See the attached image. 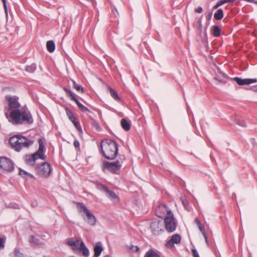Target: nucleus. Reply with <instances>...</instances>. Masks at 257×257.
Instances as JSON below:
<instances>
[{"label": "nucleus", "instance_id": "f257e3e1", "mask_svg": "<svg viewBox=\"0 0 257 257\" xmlns=\"http://www.w3.org/2000/svg\"><path fill=\"white\" fill-rule=\"evenodd\" d=\"M18 99L16 96H6L8 105L4 108L5 116L14 125L32 124L34 119L31 113L28 108L20 109L21 104Z\"/></svg>", "mask_w": 257, "mask_h": 257}, {"label": "nucleus", "instance_id": "f03ea898", "mask_svg": "<svg viewBox=\"0 0 257 257\" xmlns=\"http://www.w3.org/2000/svg\"><path fill=\"white\" fill-rule=\"evenodd\" d=\"M100 148V153L107 160H114L118 154V145L115 141L111 139H106L102 140Z\"/></svg>", "mask_w": 257, "mask_h": 257}, {"label": "nucleus", "instance_id": "7ed1b4c3", "mask_svg": "<svg viewBox=\"0 0 257 257\" xmlns=\"http://www.w3.org/2000/svg\"><path fill=\"white\" fill-rule=\"evenodd\" d=\"M34 142L33 140L20 134L15 135L9 139V144L12 148L17 152H20L23 148H29Z\"/></svg>", "mask_w": 257, "mask_h": 257}, {"label": "nucleus", "instance_id": "20e7f679", "mask_svg": "<svg viewBox=\"0 0 257 257\" xmlns=\"http://www.w3.org/2000/svg\"><path fill=\"white\" fill-rule=\"evenodd\" d=\"M167 214L168 216L164 218L163 222L166 231L169 233H172L176 230L177 223L171 210L168 211Z\"/></svg>", "mask_w": 257, "mask_h": 257}, {"label": "nucleus", "instance_id": "39448f33", "mask_svg": "<svg viewBox=\"0 0 257 257\" xmlns=\"http://www.w3.org/2000/svg\"><path fill=\"white\" fill-rule=\"evenodd\" d=\"M102 171L104 172L105 170H107L111 173L114 174H118L121 168V164L118 160L113 162L104 161L102 163Z\"/></svg>", "mask_w": 257, "mask_h": 257}, {"label": "nucleus", "instance_id": "423d86ee", "mask_svg": "<svg viewBox=\"0 0 257 257\" xmlns=\"http://www.w3.org/2000/svg\"><path fill=\"white\" fill-rule=\"evenodd\" d=\"M36 171L37 174L42 177L48 178L52 172V167L48 162H43L36 166Z\"/></svg>", "mask_w": 257, "mask_h": 257}, {"label": "nucleus", "instance_id": "0eeeda50", "mask_svg": "<svg viewBox=\"0 0 257 257\" xmlns=\"http://www.w3.org/2000/svg\"><path fill=\"white\" fill-rule=\"evenodd\" d=\"M0 169L3 173H11L15 170V164L8 157H0Z\"/></svg>", "mask_w": 257, "mask_h": 257}, {"label": "nucleus", "instance_id": "6e6552de", "mask_svg": "<svg viewBox=\"0 0 257 257\" xmlns=\"http://www.w3.org/2000/svg\"><path fill=\"white\" fill-rule=\"evenodd\" d=\"M62 88L66 93L67 96L69 97L70 99V100L74 101L76 103L79 109L81 111L83 112H88L90 113H92V112L90 110H89L87 107L83 105L79 101V100L76 97V95L70 89H68L65 86H63Z\"/></svg>", "mask_w": 257, "mask_h": 257}, {"label": "nucleus", "instance_id": "1a4fd4ad", "mask_svg": "<svg viewBox=\"0 0 257 257\" xmlns=\"http://www.w3.org/2000/svg\"><path fill=\"white\" fill-rule=\"evenodd\" d=\"M76 204L79 211L86 214L88 224L91 225H94L96 223V219L93 214L89 211L83 203L77 202Z\"/></svg>", "mask_w": 257, "mask_h": 257}, {"label": "nucleus", "instance_id": "9d476101", "mask_svg": "<svg viewBox=\"0 0 257 257\" xmlns=\"http://www.w3.org/2000/svg\"><path fill=\"white\" fill-rule=\"evenodd\" d=\"M164 222L161 220H155L153 221L150 225L152 232L155 235H158L164 231Z\"/></svg>", "mask_w": 257, "mask_h": 257}, {"label": "nucleus", "instance_id": "9b49d317", "mask_svg": "<svg viewBox=\"0 0 257 257\" xmlns=\"http://www.w3.org/2000/svg\"><path fill=\"white\" fill-rule=\"evenodd\" d=\"M39 149L37 152L33 154L36 160L40 159L45 160L46 159V156L44 155L45 148L43 139L41 138L38 140Z\"/></svg>", "mask_w": 257, "mask_h": 257}, {"label": "nucleus", "instance_id": "f8f14e48", "mask_svg": "<svg viewBox=\"0 0 257 257\" xmlns=\"http://www.w3.org/2000/svg\"><path fill=\"white\" fill-rule=\"evenodd\" d=\"M232 79L239 85H249L257 82V79L254 78L242 79L238 77H235Z\"/></svg>", "mask_w": 257, "mask_h": 257}, {"label": "nucleus", "instance_id": "ddd939ff", "mask_svg": "<svg viewBox=\"0 0 257 257\" xmlns=\"http://www.w3.org/2000/svg\"><path fill=\"white\" fill-rule=\"evenodd\" d=\"M181 240V238L179 234H173L171 239L166 242V245L168 248H171L174 246V244L180 243Z\"/></svg>", "mask_w": 257, "mask_h": 257}, {"label": "nucleus", "instance_id": "4468645a", "mask_svg": "<svg viewBox=\"0 0 257 257\" xmlns=\"http://www.w3.org/2000/svg\"><path fill=\"white\" fill-rule=\"evenodd\" d=\"M79 250L82 253V254L84 257H88L89 256V250L82 240H81L80 242Z\"/></svg>", "mask_w": 257, "mask_h": 257}, {"label": "nucleus", "instance_id": "2eb2a0df", "mask_svg": "<svg viewBox=\"0 0 257 257\" xmlns=\"http://www.w3.org/2000/svg\"><path fill=\"white\" fill-rule=\"evenodd\" d=\"M29 243L32 245L41 246L43 243L40 241L38 236L31 235L29 238Z\"/></svg>", "mask_w": 257, "mask_h": 257}, {"label": "nucleus", "instance_id": "dca6fc26", "mask_svg": "<svg viewBox=\"0 0 257 257\" xmlns=\"http://www.w3.org/2000/svg\"><path fill=\"white\" fill-rule=\"evenodd\" d=\"M103 250V247L102 246L101 242H98L96 243L94 247V255L93 257H98L102 251Z\"/></svg>", "mask_w": 257, "mask_h": 257}, {"label": "nucleus", "instance_id": "f3484780", "mask_svg": "<svg viewBox=\"0 0 257 257\" xmlns=\"http://www.w3.org/2000/svg\"><path fill=\"white\" fill-rule=\"evenodd\" d=\"M19 175H21L23 178H25L26 180H28L29 179H35V177L33 174H30L29 172L22 169H19Z\"/></svg>", "mask_w": 257, "mask_h": 257}, {"label": "nucleus", "instance_id": "a211bd4d", "mask_svg": "<svg viewBox=\"0 0 257 257\" xmlns=\"http://www.w3.org/2000/svg\"><path fill=\"white\" fill-rule=\"evenodd\" d=\"M221 32V29L218 26H213L211 29V34L215 37H218L220 36Z\"/></svg>", "mask_w": 257, "mask_h": 257}, {"label": "nucleus", "instance_id": "6ab92c4d", "mask_svg": "<svg viewBox=\"0 0 257 257\" xmlns=\"http://www.w3.org/2000/svg\"><path fill=\"white\" fill-rule=\"evenodd\" d=\"M91 182L94 184H95L97 189L100 191L105 192V191L107 190V187L106 186L101 184L100 182L97 180H93L91 181Z\"/></svg>", "mask_w": 257, "mask_h": 257}, {"label": "nucleus", "instance_id": "aec40b11", "mask_svg": "<svg viewBox=\"0 0 257 257\" xmlns=\"http://www.w3.org/2000/svg\"><path fill=\"white\" fill-rule=\"evenodd\" d=\"M120 124L122 128L125 131H128L131 128V123L125 118L121 119Z\"/></svg>", "mask_w": 257, "mask_h": 257}, {"label": "nucleus", "instance_id": "412c9836", "mask_svg": "<svg viewBox=\"0 0 257 257\" xmlns=\"http://www.w3.org/2000/svg\"><path fill=\"white\" fill-rule=\"evenodd\" d=\"M111 96L116 101H120V98L118 96L117 92L112 89L110 86L108 87Z\"/></svg>", "mask_w": 257, "mask_h": 257}, {"label": "nucleus", "instance_id": "4be33fe9", "mask_svg": "<svg viewBox=\"0 0 257 257\" xmlns=\"http://www.w3.org/2000/svg\"><path fill=\"white\" fill-rule=\"evenodd\" d=\"M46 47L50 53L53 52L55 50V44L53 41L50 40L47 42Z\"/></svg>", "mask_w": 257, "mask_h": 257}, {"label": "nucleus", "instance_id": "5701e85b", "mask_svg": "<svg viewBox=\"0 0 257 257\" xmlns=\"http://www.w3.org/2000/svg\"><path fill=\"white\" fill-rule=\"evenodd\" d=\"M36 160H37L33 154L26 156V161L28 164L33 165Z\"/></svg>", "mask_w": 257, "mask_h": 257}, {"label": "nucleus", "instance_id": "b1692460", "mask_svg": "<svg viewBox=\"0 0 257 257\" xmlns=\"http://www.w3.org/2000/svg\"><path fill=\"white\" fill-rule=\"evenodd\" d=\"M182 203L185 209L187 211L190 210V207L189 205V202L186 197H182L180 198Z\"/></svg>", "mask_w": 257, "mask_h": 257}, {"label": "nucleus", "instance_id": "393cba45", "mask_svg": "<svg viewBox=\"0 0 257 257\" xmlns=\"http://www.w3.org/2000/svg\"><path fill=\"white\" fill-rule=\"evenodd\" d=\"M223 11L222 9H218L214 15V18L216 20H220L223 17Z\"/></svg>", "mask_w": 257, "mask_h": 257}, {"label": "nucleus", "instance_id": "a878e982", "mask_svg": "<svg viewBox=\"0 0 257 257\" xmlns=\"http://www.w3.org/2000/svg\"><path fill=\"white\" fill-rule=\"evenodd\" d=\"M70 121H71L72 122L75 128L77 130V131L79 132L82 133V129L80 123L78 120H76V117H75L74 119H71Z\"/></svg>", "mask_w": 257, "mask_h": 257}, {"label": "nucleus", "instance_id": "bb28decb", "mask_svg": "<svg viewBox=\"0 0 257 257\" xmlns=\"http://www.w3.org/2000/svg\"><path fill=\"white\" fill-rule=\"evenodd\" d=\"M144 257H160V256L153 249H149L145 254Z\"/></svg>", "mask_w": 257, "mask_h": 257}, {"label": "nucleus", "instance_id": "cd10ccee", "mask_svg": "<svg viewBox=\"0 0 257 257\" xmlns=\"http://www.w3.org/2000/svg\"><path fill=\"white\" fill-rule=\"evenodd\" d=\"M65 110L66 112V114L67 115V116L68 117L69 120L71 119H74L75 117H76L73 112L68 107H66L65 108Z\"/></svg>", "mask_w": 257, "mask_h": 257}, {"label": "nucleus", "instance_id": "c85d7f7f", "mask_svg": "<svg viewBox=\"0 0 257 257\" xmlns=\"http://www.w3.org/2000/svg\"><path fill=\"white\" fill-rule=\"evenodd\" d=\"M73 87L78 91H81L82 93L84 92V88L81 85L78 84L75 81L72 80Z\"/></svg>", "mask_w": 257, "mask_h": 257}, {"label": "nucleus", "instance_id": "c756f323", "mask_svg": "<svg viewBox=\"0 0 257 257\" xmlns=\"http://www.w3.org/2000/svg\"><path fill=\"white\" fill-rule=\"evenodd\" d=\"M105 192L107 194L108 197L110 199H114L117 198L115 192L112 190H110L108 188L107 190H106Z\"/></svg>", "mask_w": 257, "mask_h": 257}, {"label": "nucleus", "instance_id": "7c9ffc66", "mask_svg": "<svg viewBox=\"0 0 257 257\" xmlns=\"http://www.w3.org/2000/svg\"><path fill=\"white\" fill-rule=\"evenodd\" d=\"M37 66L36 64L33 63L30 66H27L25 69L26 71L30 72L33 73L36 70Z\"/></svg>", "mask_w": 257, "mask_h": 257}, {"label": "nucleus", "instance_id": "2f4dec72", "mask_svg": "<svg viewBox=\"0 0 257 257\" xmlns=\"http://www.w3.org/2000/svg\"><path fill=\"white\" fill-rule=\"evenodd\" d=\"M195 221L199 228L200 231L201 232V233H204V232L205 231L204 226L202 225L201 222L197 218L195 219Z\"/></svg>", "mask_w": 257, "mask_h": 257}, {"label": "nucleus", "instance_id": "473e14b6", "mask_svg": "<svg viewBox=\"0 0 257 257\" xmlns=\"http://www.w3.org/2000/svg\"><path fill=\"white\" fill-rule=\"evenodd\" d=\"M235 123L240 125V126H243V127H246V124L245 123V122L244 121V120H240L239 119H235L234 120Z\"/></svg>", "mask_w": 257, "mask_h": 257}, {"label": "nucleus", "instance_id": "72a5a7b5", "mask_svg": "<svg viewBox=\"0 0 257 257\" xmlns=\"http://www.w3.org/2000/svg\"><path fill=\"white\" fill-rule=\"evenodd\" d=\"M14 253L16 257H24L23 254L20 251L18 248H15Z\"/></svg>", "mask_w": 257, "mask_h": 257}, {"label": "nucleus", "instance_id": "f704fd0d", "mask_svg": "<svg viewBox=\"0 0 257 257\" xmlns=\"http://www.w3.org/2000/svg\"><path fill=\"white\" fill-rule=\"evenodd\" d=\"M129 249L133 252H136L140 250V247L138 245H131L129 246Z\"/></svg>", "mask_w": 257, "mask_h": 257}, {"label": "nucleus", "instance_id": "c9c22d12", "mask_svg": "<svg viewBox=\"0 0 257 257\" xmlns=\"http://www.w3.org/2000/svg\"><path fill=\"white\" fill-rule=\"evenodd\" d=\"M76 240H74L72 238H69L67 240V244L71 246H73L75 245Z\"/></svg>", "mask_w": 257, "mask_h": 257}, {"label": "nucleus", "instance_id": "e433bc0d", "mask_svg": "<svg viewBox=\"0 0 257 257\" xmlns=\"http://www.w3.org/2000/svg\"><path fill=\"white\" fill-rule=\"evenodd\" d=\"M223 2L222 0H220L214 6L213 9H217L218 8H219L220 6L223 5Z\"/></svg>", "mask_w": 257, "mask_h": 257}, {"label": "nucleus", "instance_id": "4c0bfd02", "mask_svg": "<svg viewBox=\"0 0 257 257\" xmlns=\"http://www.w3.org/2000/svg\"><path fill=\"white\" fill-rule=\"evenodd\" d=\"M79 244L80 243H79V240H76V242H75V245L73 246L72 247V249L73 250H79Z\"/></svg>", "mask_w": 257, "mask_h": 257}, {"label": "nucleus", "instance_id": "58836bf2", "mask_svg": "<svg viewBox=\"0 0 257 257\" xmlns=\"http://www.w3.org/2000/svg\"><path fill=\"white\" fill-rule=\"evenodd\" d=\"M8 207L17 209L18 208V205L15 203H10L8 205Z\"/></svg>", "mask_w": 257, "mask_h": 257}, {"label": "nucleus", "instance_id": "ea45409f", "mask_svg": "<svg viewBox=\"0 0 257 257\" xmlns=\"http://www.w3.org/2000/svg\"><path fill=\"white\" fill-rule=\"evenodd\" d=\"M197 23L198 24V29L201 33L202 31V21L201 19H200L198 21Z\"/></svg>", "mask_w": 257, "mask_h": 257}, {"label": "nucleus", "instance_id": "a19ab883", "mask_svg": "<svg viewBox=\"0 0 257 257\" xmlns=\"http://www.w3.org/2000/svg\"><path fill=\"white\" fill-rule=\"evenodd\" d=\"M5 247V240L0 237V249H3Z\"/></svg>", "mask_w": 257, "mask_h": 257}, {"label": "nucleus", "instance_id": "79ce46f5", "mask_svg": "<svg viewBox=\"0 0 257 257\" xmlns=\"http://www.w3.org/2000/svg\"><path fill=\"white\" fill-rule=\"evenodd\" d=\"M2 2L3 3L5 12L6 15H8V8H7V4H6V0H2Z\"/></svg>", "mask_w": 257, "mask_h": 257}, {"label": "nucleus", "instance_id": "37998d69", "mask_svg": "<svg viewBox=\"0 0 257 257\" xmlns=\"http://www.w3.org/2000/svg\"><path fill=\"white\" fill-rule=\"evenodd\" d=\"M192 252L194 257H200L199 253L196 249H192Z\"/></svg>", "mask_w": 257, "mask_h": 257}, {"label": "nucleus", "instance_id": "c03bdc74", "mask_svg": "<svg viewBox=\"0 0 257 257\" xmlns=\"http://www.w3.org/2000/svg\"><path fill=\"white\" fill-rule=\"evenodd\" d=\"M212 16V13L209 12L206 16V20L208 21V24L209 23L210 20L211 19Z\"/></svg>", "mask_w": 257, "mask_h": 257}, {"label": "nucleus", "instance_id": "a18cd8bd", "mask_svg": "<svg viewBox=\"0 0 257 257\" xmlns=\"http://www.w3.org/2000/svg\"><path fill=\"white\" fill-rule=\"evenodd\" d=\"M73 145L75 148H78L80 146L79 142L77 140H75L73 143Z\"/></svg>", "mask_w": 257, "mask_h": 257}, {"label": "nucleus", "instance_id": "49530a36", "mask_svg": "<svg viewBox=\"0 0 257 257\" xmlns=\"http://www.w3.org/2000/svg\"><path fill=\"white\" fill-rule=\"evenodd\" d=\"M202 11H203V9H202V8L201 7H198L195 10V12L197 13H201L202 12Z\"/></svg>", "mask_w": 257, "mask_h": 257}, {"label": "nucleus", "instance_id": "de8ad7c7", "mask_svg": "<svg viewBox=\"0 0 257 257\" xmlns=\"http://www.w3.org/2000/svg\"><path fill=\"white\" fill-rule=\"evenodd\" d=\"M250 90H251L253 91H257V84L254 86H251L250 88Z\"/></svg>", "mask_w": 257, "mask_h": 257}, {"label": "nucleus", "instance_id": "09e8293b", "mask_svg": "<svg viewBox=\"0 0 257 257\" xmlns=\"http://www.w3.org/2000/svg\"><path fill=\"white\" fill-rule=\"evenodd\" d=\"M224 4L227 3H234L236 0H222Z\"/></svg>", "mask_w": 257, "mask_h": 257}, {"label": "nucleus", "instance_id": "8fccbe9b", "mask_svg": "<svg viewBox=\"0 0 257 257\" xmlns=\"http://www.w3.org/2000/svg\"><path fill=\"white\" fill-rule=\"evenodd\" d=\"M112 11L114 15L115 16V17H116L117 15H118V12H117V10L115 8H114V9H113L112 10Z\"/></svg>", "mask_w": 257, "mask_h": 257}, {"label": "nucleus", "instance_id": "3c124183", "mask_svg": "<svg viewBox=\"0 0 257 257\" xmlns=\"http://www.w3.org/2000/svg\"><path fill=\"white\" fill-rule=\"evenodd\" d=\"M203 235V236L206 240V242H207V234L206 233V230L205 231V232H204V233H202Z\"/></svg>", "mask_w": 257, "mask_h": 257}, {"label": "nucleus", "instance_id": "603ef678", "mask_svg": "<svg viewBox=\"0 0 257 257\" xmlns=\"http://www.w3.org/2000/svg\"><path fill=\"white\" fill-rule=\"evenodd\" d=\"M216 79H217L218 81L220 82L221 83H225L226 82V81L225 80H224L223 79H220L219 78H215Z\"/></svg>", "mask_w": 257, "mask_h": 257}, {"label": "nucleus", "instance_id": "864d4df0", "mask_svg": "<svg viewBox=\"0 0 257 257\" xmlns=\"http://www.w3.org/2000/svg\"><path fill=\"white\" fill-rule=\"evenodd\" d=\"M222 76L224 78H228V76H227L226 74H225V73H221Z\"/></svg>", "mask_w": 257, "mask_h": 257}, {"label": "nucleus", "instance_id": "5fc2aeb1", "mask_svg": "<svg viewBox=\"0 0 257 257\" xmlns=\"http://www.w3.org/2000/svg\"><path fill=\"white\" fill-rule=\"evenodd\" d=\"M244 1L246 2H248L252 3L254 2V0H244Z\"/></svg>", "mask_w": 257, "mask_h": 257}, {"label": "nucleus", "instance_id": "6e6d98bb", "mask_svg": "<svg viewBox=\"0 0 257 257\" xmlns=\"http://www.w3.org/2000/svg\"><path fill=\"white\" fill-rule=\"evenodd\" d=\"M253 147H254V149H257V144H255L253 145Z\"/></svg>", "mask_w": 257, "mask_h": 257}]
</instances>
